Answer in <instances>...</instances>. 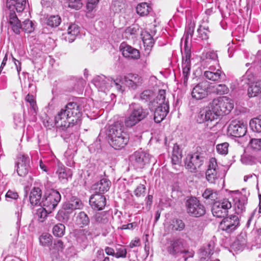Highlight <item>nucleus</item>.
<instances>
[{
    "label": "nucleus",
    "instance_id": "nucleus-27",
    "mask_svg": "<svg viewBox=\"0 0 261 261\" xmlns=\"http://www.w3.org/2000/svg\"><path fill=\"white\" fill-rule=\"evenodd\" d=\"M169 105L158 106L154 112V120L156 123H160L166 117L169 112Z\"/></svg>",
    "mask_w": 261,
    "mask_h": 261
},
{
    "label": "nucleus",
    "instance_id": "nucleus-56",
    "mask_svg": "<svg viewBox=\"0 0 261 261\" xmlns=\"http://www.w3.org/2000/svg\"><path fill=\"white\" fill-rule=\"evenodd\" d=\"M145 193V187L143 184H140L137 187L134 191V194L137 197L144 196Z\"/></svg>",
    "mask_w": 261,
    "mask_h": 261
},
{
    "label": "nucleus",
    "instance_id": "nucleus-16",
    "mask_svg": "<svg viewBox=\"0 0 261 261\" xmlns=\"http://www.w3.org/2000/svg\"><path fill=\"white\" fill-rule=\"evenodd\" d=\"M208 87L209 84L206 81L198 83L193 88L191 92L192 97L197 100L206 97L208 94Z\"/></svg>",
    "mask_w": 261,
    "mask_h": 261
},
{
    "label": "nucleus",
    "instance_id": "nucleus-8",
    "mask_svg": "<svg viewBox=\"0 0 261 261\" xmlns=\"http://www.w3.org/2000/svg\"><path fill=\"white\" fill-rule=\"evenodd\" d=\"M205 161V158L201 153L196 152L189 154L185 160V165L191 172H195L204 164Z\"/></svg>",
    "mask_w": 261,
    "mask_h": 261
},
{
    "label": "nucleus",
    "instance_id": "nucleus-63",
    "mask_svg": "<svg viewBox=\"0 0 261 261\" xmlns=\"http://www.w3.org/2000/svg\"><path fill=\"white\" fill-rule=\"evenodd\" d=\"M63 207L64 210H74V208L73 207V204L72 203V201L71 199L65 202L63 205Z\"/></svg>",
    "mask_w": 261,
    "mask_h": 261
},
{
    "label": "nucleus",
    "instance_id": "nucleus-4",
    "mask_svg": "<svg viewBox=\"0 0 261 261\" xmlns=\"http://www.w3.org/2000/svg\"><path fill=\"white\" fill-rule=\"evenodd\" d=\"M225 174L222 167L218 165L216 159L214 158L210 159L205 174L206 180L211 184H219L221 182L223 183Z\"/></svg>",
    "mask_w": 261,
    "mask_h": 261
},
{
    "label": "nucleus",
    "instance_id": "nucleus-43",
    "mask_svg": "<svg viewBox=\"0 0 261 261\" xmlns=\"http://www.w3.org/2000/svg\"><path fill=\"white\" fill-rule=\"evenodd\" d=\"M209 33L208 28L200 25L197 30V37L201 40H207L208 38Z\"/></svg>",
    "mask_w": 261,
    "mask_h": 261
},
{
    "label": "nucleus",
    "instance_id": "nucleus-60",
    "mask_svg": "<svg viewBox=\"0 0 261 261\" xmlns=\"http://www.w3.org/2000/svg\"><path fill=\"white\" fill-rule=\"evenodd\" d=\"M74 210L81 209L83 207V203L81 200L78 198H72L71 199Z\"/></svg>",
    "mask_w": 261,
    "mask_h": 261
},
{
    "label": "nucleus",
    "instance_id": "nucleus-34",
    "mask_svg": "<svg viewBox=\"0 0 261 261\" xmlns=\"http://www.w3.org/2000/svg\"><path fill=\"white\" fill-rule=\"evenodd\" d=\"M108 214L103 212L100 213H96L93 217L94 223L99 224H105L108 222Z\"/></svg>",
    "mask_w": 261,
    "mask_h": 261
},
{
    "label": "nucleus",
    "instance_id": "nucleus-9",
    "mask_svg": "<svg viewBox=\"0 0 261 261\" xmlns=\"http://www.w3.org/2000/svg\"><path fill=\"white\" fill-rule=\"evenodd\" d=\"M231 207V202L227 198H223L214 202L212 212L213 216L216 217H224L228 215V210Z\"/></svg>",
    "mask_w": 261,
    "mask_h": 261
},
{
    "label": "nucleus",
    "instance_id": "nucleus-64",
    "mask_svg": "<svg viewBox=\"0 0 261 261\" xmlns=\"http://www.w3.org/2000/svg\"><path fill=\"white\" fill-rule=\"evenodd\" d=\"M182 155H172V162L173 164L176 165L180 163Z\"/></svg>",
    "mask_w": 261,
    "mask_h": 261
},
{
    "label": "nucleus",
    "instance_id": "nucleus-37",
    "mask_svg": "<svg viewBox=\"0 0 261 261\" xmlns=\"http://www.w3.org/2000/svg\"><path fill=\"white\" fill-rule=\"evenodd\" d=\"M150 10L151 8L146 3H141L138 5L136 7L137 13L142 16L148 15Z\"/></svg>",
    "mask_w": 261,
    "mask_h": 261
},
{
    "label": "nucleus",
    "instance_id": "nucleus-7",
    "mask_svg": "<svg viewBox=\"0 0 261 261\" xmlns=\"http://www.w3.org/2000/svg\"><path fill=\"white\" fill-rule=\"evenodd\" d=\"M185 241L181 238H174L168 244L167 251L172 255L178 253L188 254V257H193L194 253L186 249Z\"/></svg>",
    "mask_w": 261,
    "mask_h": 261
},
{
    "label": "nucleus",
    "instance_id": "nucleus-58",
    "mask_svg": "<svg viewBox=\"0 0 261 261\" xmlns=\"http://www.w3.org/2000/svg\"><path fill=\"white\" fill-rule=\"evenodd\" d=\"M99 0H89L87 4V9L89 12H91L96 8Z\"/></svg>",
    "mask_w": 261,
    "mask_h": 261
},
{
    "label": "nucleus",
    "instance_id": "nucleus-22",
    "mask_svg": "<svg viewBox=\"0 0 261 261\" xmlns=\"http://www.w3.org/2000/svg\"><path fill=\"white\" fill-rule=\"evenodd\" d=\"M79 33V27L75 23H71L68 25L67 31L63 34L62 39L71 43L74 41Z\"/></svg>",
    "mask_w": 261,
    "mask_h": 261
},
{
    "label": "nucleus",
    "instance_id": "nucleus-52",
    "mask_svg": "<svg viewBox=\"0 0 261 261\" xmlns=\"http://www.w3.org/2000/svg\"><path fill=\"white\" fill-rule=\"evenodd\" d=\"M251 149L255 152L261 149V140L260 139H252L250 141Z\"/></svg>",
    "mask_w": 261,
    "mask_h": 261
},
{
    "label": "nucleus",
    "instance_id": "nucleus-51",
    "mask_svg": "<svg viewBox=\"0 0 261 261\" xmlns=\"http://www.w3.org/2000/svg\"><path fill=\"white\" fill-rule=\"evenodd\" d=\"M50 213H51V212L47 211L44 206H42V208L38 209L37 214L38 217L39 221L43 222L47 217V214Z\"/></svg>",
    "mask_w": 261,
    "mask_h": 261
},
{
    "label": "nucleus",
    "instance_id": "nucleus-39",
    "mask_svg": "<svg viewBox=\"0 0 261 261\" xmlns=\"http://www.w3.org/2000/svg\"><path fill=\"white\" fill-rule=\"evenodd\" d=\"M203 198L211 201H215L218 198V193L211 189H206L202 194Z\"/></svg>",
    "mask_w": 261,
    "mask_h": 261
},
{
    "label": "nucleus",
    "instance_id": "nucleus-46",
    "mask_svg": "<svg viewBox=\"0 0 261 261\" xmlns=\"http://www.w3.org/2000/svg\"><path fill=\"white\" fill-rule=\"evenodd\" d=\"M61 22V19L58 15L50 16L47 21V24L51 27H58Z\"/></svg>",
    "mask_w": 261,
    "mask_h": 261
},
{
    "label": "nucleus",
    "instance_id": "nucleus-26",
    "mask_svg": "<svg viewBox=\"0 0 261 261\" xmlns=\"http://www.w3.org/2000/svg\"><path fill=\"white\" fill-rule=\"evenodd\" d=\"M111 185V182L109 179L106 177L101 178L98 182L94 184L92 186V189L96 193L103 194L110 189Z\"/></svg>",
    "mask_w": 261,
    "mask_h": 261
},
{
    "label": "nucleus",
    "instance_id": "nucleus-41",
    "mask_svg": "<svg viewBox=\"0 0 261 261\" xmlns=\"http://www.w3.org/2000/svg\"><path fill=\"white\" fill-rule=\"evenodd\" d=\"M25 99L28 103H29L30 109L32 113L36 114L38 108L34 96L32 95L28 94L26 96Z\"/></svg>",
    "mask_w": 261,
    "mask_h": 261
},
{
    "label": "nucleus",
    "instance_id": "nucleus-6",
    "mask_svg": "<svg viewBox=\"0 0 261 261\" xmlns=\"http://www.w3.org/2000/svg\"><path fill=\"white\" fill-rule=\"evenodd\" d=\"M116 80L112 78L107 77L104 75L97 76L93 80V83L99 91L105 93L111 90V89H115L118 92H122V87Z\"/></svg>",
    "mask_w": 261,
    "mask_h": 261
},
{
    "label": "nucleus",
    "instance_id": "nucleus-24",
    "mask_svg": "<svg viewBox=\"0 0 261 261\" xmlns=\"http://www.w3.org/2000/svg\"><path fill=\"white\" fill-rule=\"evenodd\" d=\"M120 50L123 56L127 58L138 59L140 58L139 50L125 43H122L120 46Z\"/></svg>",
    "mask_w": 261,
    "mask_h": 261
},
{
    "label": "nucleus",
    "instance_id": "nucleus-44",
    "mask_svg": "<svg viewBox=\"0 0 261 261\" xmlns=\"http://www.w3.org/2000/svg\"><path fill=\"white\" fill-rule=\"evenodd\" d=\"M166 91L165 90H160L159 94L156 98V102L159 106L164 105V104L168 105V100L166 99Z\"/></svg>",
    "mask_w": 261,
    "mask_h": 261
},
{
    "label": "nucleus",
    "instance_id": "nucleus-48",
    "mask_svg": "<svg viewBox=\"0 0 261 261\" xmlns=\"http://www.w3.org/2000/svg\"><path fill=\"white\" fill-rule=\"evenodd\" d=\"M66 3L69 8L79 10L83 6L82 0H67Z\"/></svg>",
    "mask_w": 261,
    "mask_h": 261
},
{
    "label": "nucleus",
    "instance_id": "nucleus-14",
    "mask_svg": "<svg viewBox=\"0 0 261 261\" xmlns=\"http://www.w3.org/2000/svg\"><path fill=\"white\" fill-rule=\"evenodd\" d=\"M239 224V218L236 215H231L224 218L220 223L221 229L231 233L236 229Z\"/></svg>",
    "mask_w": 261,
    "mask_h": 261
},
{
    "label": "nucleus",
    "instance_id": "nucleus-19",
    "mask_svg": "<svg viewBox=\"0 0 261 261\" xmlns=\"http://www.w3.org/2000/svg\"><path fill=\"white\" fill-rule=\"evenodd\" d=\"M134 165L137 168H142L143 166L150 162V155L142 151H136L132 156Z\"/></svg>",
    "mask_w": 261,
    "mask_h": 261
},
{
    "label": "nucleus",
    "instance_id": "nucleus-50",
    "mask_svg": "<svg viewBox=\"0 0 261 261\" xmlns=\"http://www.w3.org/2000/svg\"><path fill=\"white\" fill-rule=\"evenodd\" d=\"M229 144L224 142L218 144L216 146V150L217 152L222 155H226L228 153Z\"/></svg>",
    "mask_w": 261,
    "mask_h": 261
},
{
    "label": "nucleus",
    "instance_id": "nucleus-57",
    "mask_svg": "<svg viewBox=\"0 0 261 261\" xmlns=\"http://www.w3.org/2000/svg\"><path fill=\"white\" fill-rule=\"evenodd\" d=\"M203 56L205 57L206 59L211 60L217 64L218 56L215 52L213 51H208L206 53L205 55H203Z\"/></svg>",
    "mask_w": 261,
    "mask_h": 261
},
{
    "label": "nucleus",
    "instance_id": "nucleus-59",
    "mask_svg": "<svg viewBox=\"0 0 261 261\" xmlns=\"http://www.w3.org/2000/svg\"><path fill=\"white\" fill-rule=\"evenodd\" d=\"M6 198L7 200L9 201L11 199H16L18 197V195L17 192L12 190H9L6 195Z\"/></svg>",
    "mask_w": 261,
    "mask_h": 261
},
{
    "label": "nucleus",
    "instance_id": "nucleus-33",
    "mask_svg": "<svg viewBox=\"0 0 261 261\" xmlns=\"http://www.w3.org/2000/svg\"><path fill=\"white\" fill-rule=\"evenodd\" d=\"M261 92V83L257 82L253 83L248 89V94L250 97L256 96Z\"/></svg>",
    "mask_w": 261,
    "mask_h": 261
},
{
    "label": "nucleus",
    "instance_id": "nucleus-38",
    "mask_svg": "<svg viewBox=\"0 0 261 261\" xmlns=\"http://www.w3.org/2000/svg\"><path fill=\"white\" fill-rule=\"evenodd\" d=\"M249 124L251 129L254 132L260 133L261 132V119L259 116L252 119Z\"/></svg>",
    "mask_w": 261,
    "mask_h": 261
},
{
    "label": "nucleus",
    "instance_id": "nucleus-53",
    "mask_svg": "<svg viewBox=\"0 0 261 261\" xmlns=\"http://www.w3.org/2000/svg\"><path fill=\"white\" fill-rule=\"evenodd\" d=\"M52 237L48 233H43L39 238L40 243L43 246L48 245L51 241Z\"/></svg>",
    "mask_w": 261,
    "mask_h": 261
},
{
    "label": "nucleus",
    "instance_id": "nucleus-15",
    "mask_svg": "<svg viewBox=\"0 0 261 261\" xmlns=\"http://www.w3.org/2000/svg\"><path fill=\"white\" fill-rule=\"evenodd\" d=\"M234 201V208L237 214L242 213L245 209L247 197L245 194L239 191L231 192Z\"/></svg>",
    "mask_w": 261,
    "mask_h": 261
},
{
    "label": "nucleus",
    "instance_id": "nucleus-21",
    "mask_svg": "<svg viewBox=\"0 0 261 261\" xmlns=\"http://www.w3.org/2000/svg\"><path fill=\"white\" fill-rule=\"evenodd\" d=\"M89 203L94 210H102L106 205V199L105 196L100 194H96L90 197Z\"/></svg>",
    "mask_w": 261,
    "mask_h": 261
},
{
    "label": "nucleus",
    "instance_id": "nucleus-5",
    "mask_svg": "<svg viewBox=\"0 0 261 261\" xmlns=\"http://www.w3.org/2000/svg\"><path fill=\"white\" fill-rule=\"evenodd\" d=\"M233 107V100L227 96L217 97L210 103V108L215 110L219 116L228 114Z\"/></svg>",
    "mask_w": 261,
    "mask_h": 261
},
{
    "label": "nucleus",
    "instance_id": "nucleus-1",
    "mask_svg": "<svg viewBox=\"0 0 261 261\" xmlns=\"http://www.w3.org/2000/svg\"><path fill=\"white\" fill-rule=\"evenodd\" d=\"M82 113L80 106L76 102H69L58 112L55 118L58 126L67 128L78 124L81 121Z\"/></svg>",
    "mask_w": 261,
    "mask_h": 261
},
{
    "label": "nucleus",
    "instance_id": "nucleus-61",
    "mask_svg": "<svg viewBox=\"0 0 261 261\" xmlns=\"http://www.w3.org/2000/svg\"><path fill=\"white\" fill-rule=\"evenodd\" d=\"M79 233L80 234L83 235L85 237H87V236H90L92 234V231L91 228H88L80 230Z\"/></svg>",
    "mask_w": 261,
    "mask_h": 261
},
{
    "label": "nucleus",
    "instance_id": "nucleus-36",
    "mask_svg": "<svg viewBox=\"0 0 261 261\" xmlns=\"http://www.w3.org/2000/svg\"><path fill=\"white\" fill-rule=\"evenodd\" d=\"M246 243L245 235L241 234L237 238V240L233 243L232 247L238 250H242Z\"/></svg>",
    "mask_w": 261,
    "mask_h": 261
},
{
    "label": "nucleus",
    "instance_id": "nucleus-20",
    "mask_svg": "<svg viewBox=\"0 0 261 261\" xmlns=\"http://www.w3.org/2000/svg\"><path fill=\"white\" fill-rule=\"evenodd\" d=\"M219 115L215 113V110H213L210 108L201 111L198 115L197 120L199 123H203L205 121H212L217 119Z\"/></svg>",
    "mask_w": 261,
    "mask_h": 261
},
{
    "label": "nucleus",
    "instance_id": "nucleus-18",
    "mask_svg": "<svg viewBox=\"0 0 261 261\" xmlns=\"http://www.w3.org/2000/svg\"><path fill=\"white\" fill-rule=\"evenodd\" d=\"M142 82V77L137 74L129 73L124 77V84L129 89L133 90L141 86Z\"/></svg>",
    "mask_w": 261,
    "mask_h": 261
},
{
    "label": "nucleus",
    "instance_id": "nucleus-47",
    "mask_svg": "<svg viewBox=\"0 0 261 261\" xmlns=\"http://www.w3.org/2000/svg\"><path fill=\"white\" fill-rule=\"evenodd\" d=\"M154 93L151 90H145L139 95V99L143 102H147L150 100L153 97Z\"/></svg>",
    "mask_w": 261,
    "mask_h": 261
},
{
    "label": "nucleus",
    "instance_id": "nucleus-13",
    "mask_svg": "<svg viewBox=\"0 0 261 261\" xmlns=\"http://www.w3.org/2000/svg\"><path fill=\"white\" fill-rule=\"evenodd\" d=\"M185 48L184 53L182 55V68L184 84L186 85L191 69V51L187 44H185Z\"/></svg>",
    "mask_w": 261,
    "mask_h": 261
},
{
    "label": "nucleus",
    "instance_id": "nucleus-29",
    "mask_svg": "<svg viewBox=\"0 0 261 261\" xmlns=\"http://www.w3.org/2000/svg\"><path fill=\"white\" fill-rule=\"evenodd\" d=\"M141 36L146 53L149 55L153 45L154 40L151 35L146 31L142 33Z\"/></svg>",
    "mask_w": 261,
    "mask_h": 261
},
{
    "label": "nucleus",
    "instance_id": "nucleus-62",
    "mask_svg": "<svg viewBox=\"0 0 261 261\" xmlns=\"http://www.w3.org/2000/svg\"><path fill=\"white\" fill-rule=\"evenodd\" d=\"M14 120L16 125H20L23 123V118L20 114H17L14 116Z\"/></svg>",
    "mask_w": 261,
    "mask_h": 261
},
{
    "label": "nucleus",
    "instance_id": "nucleus-10",
    "mask_svg": "<svg viewBox=\"0 0 261 261\" xmlns=\"http://www.w3.org/2000/svg\"><path fill=\"white\" fill-rule=\"evenodd\" d=\"M187 213L191 216L199 217L204 215L205 208L204 205L195 197L188 199L186 201Z\"/></svg>",
    "mask_w": 261,
    "mask_h": 261
},
{
    "label": "nucleus",
    "instance_id": "nucleus-54",
    "mask_svg": "<svg viewBox=\"0 0 261 261\" xmlns=\"http://www.w3.org/2000/svg\"><path fill=\"white\" fill-rule=\"evenodd\" d=\"M27 33H31L34 30L33 23L30 20H24L21 24V28Z\"/></svg>",
    "mask_w": 261,
    "mask_h": 261
},
{
    "label": "nucleus",
    "instance_id": "nucleus-25",
    "mask_svg": "<svg viewBox=\"0 0 261 261\" xmlns=\"http://www.w3.org/2000/svg\"><path fill=\"white\" fill-rule=\"evenodd\" d=\"M56 174L58 175L60 181L63 183H66L68 179L71 178L72 175V171L66 168L62 163L59 162L57 165Z\"/></svg>",
    "mask_w": 261,
    "mask_h": 261
},
{
    "label": "nucleus",
    "instance_id": "nucleus-49",
    "mask_svg": "<svg viewBox=\"0 0 261 261\" xmlns=\"http://www.w3.org/2000/svg\"><path fill=\"white\" fill-rule=\"evenodd\" d=\"M241 161L245 165H253L257 162L256 159L254 156L246 154L242 156Z\"/></svg>",
    "mask_w": 261,
    "mask_h": 261
},
{
    "label": "nucleus",
    "instance_id": "nucleus-30",
    "mask_svg": "<svg viewBox=\"0 0 261 261\" xmlns=\"http://www.w3.org/2000/svg\"><path fill=\"white\" fill-rule=\"evenodd\" d=\"M9 22L14 32L16 34L19 33L21 28V23L18 19L15 11H10Z\"/></svg>",
    "mask_w": 261,
    "mask_h": 261
},
{
    "label": "nucleus",
    "instance_id": "nucleus-28",
    "mask_svg": "<svg viewBox=\"0 0 261 261\" xmlns=\"http://www.w3.org/2000/svg\"><path fill=\"white\" fill-rule=\"evenodd\" d=\"M25 4V0H7L6 2V6L10 11L16 10L17 12H22Z\"/></svg>",
    "mask_w": 261,
    "mask_h": 261
},
{
    "label": "nucleus",
    "instance_id": "nucleus-40",
    "mask_svg": "<svg viewBox=\"0 0 261 261\" xmlns=\"http://www.w3.org/2000/svg\"><path fill=\"white\" fill-rule=\"evenodd\" d=\"M195 28V24L190 22L186 28V31L184 35L185 43L187 44L188 40L191 38L193 34Z\"/></svg>",
    "mask_w": 261,
    "mask_h": 261
},
{
    "label": "nucleus",
    "instance_id": "nucleus-45",
    "mask_svg": "<svg viewBox=\"0 0 261 261\" xmlns=\"http://www.w3.org/2000/svg\"><path fill=\"white\" fill-rule=\"evenodd\" d=\"M213 92L217 94L222 95L229 92L228 88L224 84H219L213 87Z\"/></svg>",
    "mask_w": 261,
    "mask_h": 261
},
{
    "label": "nucleus",
    "instance_id": "nucleus-11",
    "mask_svg": "<svg viewBox=\"0 0 261 261\" xmlns=\"http://www.w3.org/2000/svg\"><path fill=\"white\" fill-rule=\"evenodd\" d=\"M60 193L54 189H51L46 193L45 198L42 201L41 206H44L47 211L52 212L61 200Z\"/></svg>",
    "mask_w": 261,
    "mask_h": 261
},
{
    "label": "nucleus",
    "instance_id": "nucleus-12",
    "mask_svg": "<svg viewBox=\"0 0 261 261\" xmlns=\"http://www.w3.org/2000/svg\"><path fill=\"white\" fill-rule=\"evenodd\" d=\"M16 171L19 176L24 177L30 169V160L28 155L20 154L16 162Z\"/></svg>",
    "mask_w": 261,
    "mask_h": 261
},
{
    "label": "nucleus",
    "instance_id": "nucleus-32",
    "mask_svg": "<svg viewBox=\"0 0 261 261\" xmlns=\"http://www.w3.org/2000/svg\"><path fill=\"white\" fill-rule=\"evenodd\" d=\"M75 223L80 227H83L89 224L90 219L88 215L84 212H81L76 216Z\"/></svg>",
    "mask_w": 261,
    "mask_h": 261
},
{
    "label": "nucleus",
    "instance_id": "nucleus-35",
    "mask_svg": "<svg viewBox=\"0 0 261 261\" xmlns=\"http://www.w3.org/2000/svg\"><path fill=\"white\" fill-rule=\"evenodd\" d=\"M218 68L216 70V72L212 71H205L204 76L207 79L213 81H217L220 80L222 76V71L220 69V67L218 66Z\"/></svg>",
    "mask_w": 261,
    "mask_h": 261
},
{
    "label": "nucleus",
    "instance_id": "nucleus-2",
    "mask_svg": "<svg viewBox=\"0 0 261 261\" xmlns=\"http://www.w3.org/2000/svg\"><path fill=\"white\" fill-rule=\"evenodd\" d=\"M107 135L110 145L115 149L123 148L128 142V136L120 122L110 125Z\"/></svg>",
    "mask_w": 261,
    "mask_h": 261
},
{
    "label": "nucleus",
    "instance_id": "nucleus-42",
    "mask_svg": "<svg viewBox=\"0 0 261 261\" xmlns=\"http://www.w3.org/2000/svg\"><path fill=\"white\" fill-rule=\"evenodd\" d=\"M65 229V226L61 223H59L53 228V233L55 236L61 237L64 234Z\"/></svg>",
    "mask_w": 261,
    "mask_h": 261
},
{
    "label": "nucleus",
    "instance_id": "nucleus-23",
    "mask_svg": "<svg viewBox=\"0 0 261 261\" xmlns=\"http://www.w3.org/2000/svg\"><path fill=\"white\" fill-rule=\"evenodd\" d=\"M165 231L167 233L174 231H181L185 227V223L181 220L173 219L164 223Z\"/></svg>",
    "mask_w": 261,
    "mask_h": 261
},
{
    "label": "nucleus",
    "instance_id": "nucleus-55",
    "mask_svg": "<svg viewBox=\"0 0 261 261\" xmlns=\"http://www.w3.org/2000/svg\"><path fill=\"white\" fill-rule=\"evenodd\" d=\"M116 252L115 256L116 258L122 257L124 258L126 256V249L121 245H118L116 248Z\"/></svg>",
    "mask_w": 261,
    "mask_h": 261
},
{
    "label": "nucleus",
    "instance_id": "nucleus-17",
    "mask_svg": "<svg viewBox=\"0 0 261 261\" xmlns=\"http://www.w3.org/2000/svg\"><path fill=\"white\" fill-rule=\"evenodd\" d=\"M228 131L230 135L236 137L244 136L247 132L245 124L239 121H232L229 124Z\"/></svg>",
    "mask_w": 261,
    "mask_h": 261
},
{
    "label": "nucleus",
    "instance_id": "nucleus-31",
    "mask_svg": "<svg viewBox=\"0 0 261 261\" xmlns=\"http://www.w3.org/2000/svg\"><path fill=\"white\" fill-rule=\"evenodd\" d=\"M41 198V190L39 188H34L30 194V201L32 205H37L40 204L41 205L42 202L40 203Z\"/></svg>",
    "mask_w": 261,
    "mask_h": 261
},
{
    "label": "nucleus",
    "instance_id": "nucleus-3",
    "mask_svg": "<svg viewBox=\"0 0 261 261\" xmlns=\"http://www.w3.org/2000/svg\"><path fill=\"white\" fill-rule=\"evenodd\" d=\"M129 115L124 121L126 127H131L144 119L149 114L148 110L137 103L129 105Z\"/></svg>",
    "mask_w": 261,
    "mask_h": 261
}]
</instances>
